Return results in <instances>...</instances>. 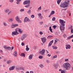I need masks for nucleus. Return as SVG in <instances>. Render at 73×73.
Masks as SVG:
<instances>
[{"mask_svg":"<svg viewBox=\"0 0 73 73\" xmlns=\"http://www.w3.org/2000/svg\"><path fill=\"white\" fill-rule=\"evenodd\" d=\"M45 52V50L43 49L40 52H39V53L42 55H44Z\"/></svg>","mask_w":73,"mask_h":73,"instance_id":"12","label":"nucleus"},{"mask_svg":"<svg viewBox=\"0 0 73 73\" xmlns=\"http://www.w3.org/2000/svg\"><path fill=\"white\" fill-rule=\"evenodd\" d=\"M46 52L47 53H49V52L48 51V50H46Z\"/></svg>","mask_w":73,"mask_h":73,"instance_id":"60","label":"nucleus"},{"mask_svg":"<svg viewBox=\"0 0 73 73\" xmlns=\"http://www.w3.org/2000/svg\"><path fill=\"white\" fill-rule=\"evenodd\" d=\"M13 55L15 57H16L17 56V52L15 51L13 53Z\"/></svg>","mask_w":73,"mask_h":73,"instance_id":"15","label":"nucleus"},{"mask_svg":"<svg viewBox=\"0 0 73 73\" xmlns=\"http://www.w3.org/2000/svg\"><path fill=\"white\" fill-rule=\"evenodd\" d=\"M53 28H56L57 27V26L56 25L53 26Z\"/></svg>","mask_w":73,"mask_h":73,"instance_id":"53","label":"nucleus"},{"mask_svg":"<svg viewBox=\"0 0 73 73\" xmlns=\"http://www.w3.org/2000/svg\"><path fill=\"white\" fill-rule=\"evenodd\" d=\"M71 69H72V70L73 71V67H72L71 68Z\"/></svg>","mask_w":73,"mask_h":73,"instance_id":"61","label":"nucleus"},{"mask_svg":"<svg viewBox=\"0 0 73 73\" xmlns=\"http://www.w3.org/2000/svg\"><path fill=\"white\" fill-rule=\"evenodd\" d=\"M30 73H34V72H33V71H31L30 72Z\"/></svg>","mask_w":73,"mask_h":73,"instance_id":"54","label":"nucleus"},{"mask_svg":"<svg viewBox=\"0 0 73 73\" xmlns=\"http://www.w3.org/2000/svg\"><path fill=\"white\" fill-rule=\"evenodd\" d=\"M30 3H31V1L29 0L23 2V4L24 5L26 4H30Z\"/></svg>","mask_w":73,"mask_h":73,"instance_id":"6","label":"nucleus"},{"mask_svg":"<svg viewBox=\"0 0 73 73\" xmlns=\"http://www.w3.org/2000/svg\"><path fill=\"white\" fill-rule=\"evenodd\" d=\"M15 68V66H13L9 68L10 70H14V68Z\"/></svg>","mask_w":73,"mask_h":73,"instance_id":"19","label":"nucleus"},{"mask_svg":"<svg viewBox=\"0 0 73 73\" xmlns=\"http://www.w3.org/2000/svg\"><path fill=\"white\" fill-rule=\"evenodd\" d=\"M9 22L10 23H12L13 21V19L12 18H10L9 19Z\"/></svg>","mask_w":73,"mask_h":73,"instance_id":"16","label":"nucleus"},{"mask_svg":"<svg viewBox=\"0 0 73 73\" xmlns=\"http://www.w3.org/2000/svg\"><path fill=\"white\" fill-rule=\"evenodd\" d=\"M24 45H25V43L24 42H22L21 43V45L22 46H24Z\"/></svg>","mask_w":73,"mask_h":73,"instance_id":"44","label":"nucleus"},{"mask_svg":"<svg viewBox=\"0 0 73 73\" xmlns=\"http://www.w3.org/2000/svg\"><path fill=\"white\" fill-rule=\"evenodd\" d=\"M20 11L21 12H23V11H24V9H21L20 10Z\"/></svg>","mask_w":73,"mask_h":73,"instance_id":"41","label":"nucleus"},{"mask_svg":"<svg viewBox=\"0 0 73 73\" xmlns=\"http://www.w3.org/2000/svg\"><path fill=\"white\" fill-rule=\"evenodd\" d=\"M72 26H71L70 27V29H72Z\"/></svg>","mask_w":73,"mask_h":73,"instance_id":"58","label":"nucleus"},{"mask_svg":"<svg viewBox=\"0 0 73 73\" xmlns=\"http://www.w3.org/2000/svg\"><path fill=\"white\" fill-rule=\"evenodd\" d=\"M57 55H55L53 56V58H57Z\"/></svg>","mask_w":73,"mask_h":73,"instance_id":"39","label":"nucleus"},{"mask_svg":"<svg viewBox=\"0 0 73 73\" xmlns=\"http://www.w3.org/2000/svg\"><path fill=\"white\" fill-rule=\"evenodd\" d=\"M55 20H56V18H55V17H53L52 19V21H55Z\"/></svg>","mask_w":73,"mask_h":73,"instance_id":"36","label":"nucleus"},{"mask_svg":"<svg viewBox=\"0 0 73 73\" xmlns=\"http://www.w3.org/2000/svg\"><path fill=\"white\" fill-rule=\"evenodd\" d=\"M61 73H65V71L64 70H62L61 71Z\"/></svg>","mask_w":73,"mask_h":73,"instance_id":"37","label":"nucleus"},{"mask_svg":"<svg viewBox=\"0 0 73 73\" xmlns=\"http://www.w3.org/2000/svg\"><path fill=\"white\" fill-rule=\"evenodd\" d=\"M70 37H71V38H73V35H72L71 36H70Z\"/></svg>","mask_w":73,"mask_h":73,"instance_id":"55","label":"nucleus"},{"mask_svg":"<svg viewBox=\"0 0 73 73\" xmlns=\"http://www.w3.org/2000/svg\"><path fill=\"white\" fill-rule=\"evenodd\" d=\"M40 25H42V24H43V22H40Z\"/></svg>","mask_w":73,"mask_h":73,"instance_id":"46","label":"nucleus"},{"mask_svg":"<svg viewBox=\"0 0 73 73\" xmlns=\"http://www.w3.org/2000/svg\"><path fill=\"white\" fill-rule=\"evenodd\" d=\"M49 30L50 31L52 32V33H53V31H52V29L51 28V27H50Z\"/></svg>","mask_w":73,"mask_h":73,"instance_id":"29","label":"nucleus"},{"mask_svg":"<svg viewBox=\"0 0 73 73\" xmlns=\"http://www.w3.org/2000/svg\"><path fill=\"white\" fill-rule=\"evenodd\" d=\"M38 16L40 17L41 16V13H39V14H38Z\"/></svg>","mask_w":73,"mask_h":73,"instance_id":"47","label":"nucleus"},{"mask_svg":"<svg viewBox=\"0 0 73 73\" xmlns=\"http://www.w3.org/2000/svg\"><path fill=\"white\" fill-rule=\"evenodd\" d=\"M35 36H36V37H38V35H35Z\"/></svg>","mask_w":73,"mask_h":73,"instance_id":"62","label":"nucleus"},{"mask_svg":"<svg viewBox=\"0 0 73 73\" xmlns=\"http://www.w3.org/2000/svg\"><path fill=\"white\" fill-rule=\"evenodd\" d=\"M38 58L40 59H42V58H43L42 57V56H39Z\"/></svg>","mask_w":73,"mask_h":73,"instance_id":"31","label":"nucleus"},{"mask_svg":"<svg viewBox=\"0 0 73 73\" xmlns=\"http://www.w3.org/2000/svg\"><path fill=\"white\" fill-rule=\"evenodd\" d=\"M58 41V40H55L54 44H56V43Z\"/></svg>","mask_w":73,"mask_h":73,"instance_id":"40","label":"nucleus"},{"mask_svg":"<svg viewBox=\"0 0 73 73\" xmlns=\"http://www.w3.org/2000/svg\"><path fill=\"white\" fill-rule=\"evenodd\" d=\"M71 33H73V29H72L71 30Z\"/></svg>","mask_w":73,"mask_h":73,"instance_id":"45","label":"nucleus"},{"mask_svg":"<svg viewBox=\"0 0 73 73\" xmlns=\"http://www.w3.org/2000/svg\"><path fill=\"white\" fill-rule=\"evenodd\" d=\"M27 37V35L26 34L23 35L20 37V39L21 41H24L26 37Z\"/></svg>","mask_w":73,"mask_h":73,"instance_id":"4","label":"nucleus"},{"mask_svg":"<svg viewBox=\"0 0 73 73\" xmlns=\"http://www.w3.org/2000/svg\"><path fill=\"white\" fill-rule=\"evenodd\" d=\"M39 34L41 35H43V33L41 31H40L39 32Z\"/></svg>","mask_w":73,"mask_h":73,"instance_id":"43","label":"nucleus"},{"mask_svg":"<svg viewBox=\"0 0 73 73\" xmlns=\"http://www.w3.org/2000/svg\"><path fill=\"white\" fill-rule=\"evenodd\" d=\"M12 62V61L11 60H8L7 61V63L8 64H11V62Z\"/></svg>","mask_w":73,"mask_h":73,"instance_id":"20","label":"nucleus"},{"mask_svg":"<svg viewBox=\"0 0 73 73\" xmlns=\"http://www.w3.org/2000/svg\"><path fill=\"white\" fill-rule=\"evenodd\" d=\"M63 37H66V35L64 34L63 35Z\"/></svg>","mask_w":73,"mask_h":73,"instance_id":"52","label":"nucleus"},{"mask_svg":"<svg viewBox=\"0 0 73 73\" xmlns=\"http://www.w3.org/2000/svg\"><path fill=\"white\" fill-rule=\"evenodd\" d=\"M31 18H32L33 19L34 18V17H35V16H34L33 15H32L31 16Z\"/></svg>","mask_w":73,"mask_h":73,"instance_id":"42","label":"nucleus"},{"mask_svg":"<svg viewBox=\"0 0 73 73\" xmlns=\"http://www.w3.org/2000/svg\"><path fill=\"white\" fill-rule=\"evenodd\" d=\"M4 48L5 49H7V50H12L11 48L9 46L7 47L5 46H4Z\"/></svg>","mask_w":73,"mask_h":73,"instance_id":"11","label":"nucleus"},{"mask_svg":"<svg viewBox=\"0 0 73 73\" xmlns=\"http://www.w3.org/2000/svg\"><path fill=\"white\" fill-rule=\"evenodd\" d=\"M40 68H43L44 66H43V65L41 64L40 65Z\"/></svg>","mask_w":73,"mask_h":73,"instance_id":"38","label":"nucleus"},{"mask_svg":"<svg viewBox=\"0 0 73 73\" xmlns=\"http://www.w3.org/2000/svg\"><path fill=\"white\" fill-rule=\"evenodd\" d=\"M21 56L23 57H25V54L23 53H22L21 54Z\"/></svg>","mask_w":73,"mask_h":73,"instance_id":"24","label":"nucleus"},{"mask_svg":"<svg viewBox=\"0 0 73 73\" xmlns=\"http://www.w3.org/2000/svg\"><path fill=\"white\" fill-rule=\"evenodd\" d=\"M31 10H29L28 11H27V13H28V14L30 15L31 14Z\"/></svg>","mask_w":73,"mask_h":73,"instance_id":"26","label":"nucleus"},{"mask_svg":"<svg viewBox=\"0 0 73 73\" xmlns=\"http://www.w3.org/2000/svg\"><path fill=\"white\" fill-rule=\"evenodd\" d=\"M39 18H40V19L41 20L42 19V18H43V17L41 15V16L39 17Z\"/></svg>","mask_w":73,"mask_h":73,"instance_id":"34","label":"nucleus"},{"mask_svg":"<svg viewBox=\"0 0 73 73\" xmlns=\"http://www.w3.org/2000/svg\"><path fill=\"white\" fill-rule=\"evenodd\" d=\"M32 57H33V55H30L29 57V60H32Z\"/></svg>","mask_w":73,"mask_h":73,"instance_id":"18","label":"nucleus"},{"mask_svg":"<svg viewBox=\"0 0 73 73\" xmlns=\"http://www.w3.org/2000/svg\"><path fill=\"white\" fill-rule=\"evenodd\" d=\"M18 30L19 31V32L21 33H22V31L21 30V29H18Z\"/></svg>","mask_w":73,"mask_h":73,"instance_id":"32","label":"nucleus"},{"mask_svg":"<svg viewBox=\"0 0 73 73\" xmlns=\"http://www.w3.org/2000/svg\"><path fill=\"white\" fill-rule=\"evenodd\" d=\"M26 50H27V51H28L29 50V48H28V46L27 45L26 46Z\"/></svg>","mask_w":73,"mask_h":73,"instance_id":"21","label":"nucleus"},{"mask_svg":"<svg viewBox=\"0 0 73 73\" xmlns=\"http://www.w3.org/2000/svg\"><path fill=\"white\" fill-rule=\"evenodd\" d=\"M41 9V6H40L38 8V11H40Z\"/></svg>","mask_w":73,"mask_h":73,"instance_id":"30","label":"nucleus"},{"mask_svg":"<svg viewBox=\"0 0 73 73\" xmlns=\"http://www.w3.org/2000/svg\"><path fill=\"white\" fill-rule=\"evenodd\" d=\"M52 48L54 49H57V46L54 47V46H52Z\"/></svg>","mask_w":73,"mask_h":73,"instance_id":"28","label":"nucleus"},{"mask_svg":"<svg viewBox=\"0 0 73 73\" xmlns=\"http://www.w3.org/2000/svg\"><path fill=\"white\" fill-rule=\"evenodd\" d=\"M71 37H70V36H69L68 37L67 39L68 40H69L71 38Z\"/></svg>","mask_w":73,"mask_h":73,"instance_id":"48","label":"nucleus"},{"mask_svg":"<svg viewBox=\"0 0 73 73\" xmlns=\"http://www.w3.org/2000/svg\"><path fill=\"white\" fill-rule=\"evenodd\" d=\"M21 73H24V71H21Z\"/></svg>","mask_w":73,"mask_h":73,"instance_id":"64","label":"nucleus"},{"mask_svg":"<svg viewBox=\"0 0 73 73\" xmlns=\"http://www.w3.org/2000/svg\"><path fill=\"white\" fill-rule=\"evenodd\" d=\"M3 25L5 27H6V26L7 25V23L5 22H4L3 23Z\"/></svg>","mask_w":73,"mask_h":73,"instance_id":"27","label":"nucleus"},{"mask_svg":"<svg viewBox=\"0 0 73 73\" xmlns=\"http://www.w3.org/2000/svg\"><path fill=\"white\" fill-rule=\"evenodd\" d=\"M17 1V4H20V1H21V0H16Z\"/></svg>","mask_w":73,"mask_h":73,"instance_id":"22","label":"nucleus"},{"mask_svg":"<svg viewBox=\"0 0 73 73\" xmlns=\"http://www.w3.org/2000/svg\"><path fill=\"white\" fill-rule=\"evenodd\" d=\"M15 19L16 21H18V23H21V21L20 20L19 17H18V16H17L15 17Z\"/></svg>","mask_w":73,"mask_h":73,"instance_id":"9","label":"nucleus"},{"mask_svg":"<svg viewBox=\"0 0 73 73\" xmlns=\"http://www.w3.org/2000/svg\"><path fill=\"white\" fill-rule=\"evenodd\" d=\"M53 37V36H48L47 38H51V37Z\"/></svg>","mask_w":73,"mask_h":73,"instance_id":"33","label":"nucleus"},{"mask_svg":"<svg viewBox=\"0 0 73 73\" xmlns=\"http://www.w3.org/2000/svg\"><path fill=\"white\" fill-rule=\"evenodd\" d=\"M9 1L11 3H13V0H9Z\"/></svg>","mask_w":73,"mask_h":73,"instance_id":"49","label":"nucleus"},{"mask_svg":"<svg viewBox=\"0 0 73 73\" xmlns=\"http://www.w3.org/2000/svg\"><path fill=\"white\" fill-rule=\"evenodd\" d=\"M65 61H66V62L68 61V59H65Z\"/></svg>","mask_w":73,"mask_h":73,"instance_id":"51","label":"nucleus"},{"mask_svg":"<svg viewBox=\"0 0 73 73\" xmlns=\"http://www.w3.org/2000/svg\"><path fill=\"white\" fill-rule=\"evenodd\" d=\"M53 42V40H52L50 41V42L49 43L48 46H50L52 44V43Z\"/></svg>","mask_w":73,"mask_h":73,"instance_id":"17","label":"nucleus"},{"mask_svg":"<svg viewBox=\"0 0 73 73\" xmlns=\"http://www.w3.org/2000/svg\"><path fill=\"white\" fill-rule=\"evenodd\" d=\"M16 69H17V70H20V68L18 67L16 68Z\"/></svg>","mask_w":73,"mask_h":73,"instance_id":"50","label":"nucleus"},{"mask_svg":"<svg viewBox=\"0 0 73 73\" xmlns=\"http://www.w3.org/2000/svg\"><path fill=\"white\" fill-rule=\"evenodd\" d=\"M69 1L66 0L64 2V3H63L60 5V7L62 8H65L68 7L69 6Z\"/></svg>","mask_w":73,"mask_h":73,"instance_id":"3","label":"nucleus"},{"mask_svg":"<svg viewBox=\"0 0 73 73\" xmlns=\"http://www.w3.org/2000/svg\"><path fill=\"white\" fill-rule=\"evenodd\" d=\"M22 68H21V67H20V70H22Z\"/></svg>","mask_w":73,"mask_h":73,"instance_id":"59","label":"nucleus"},{"mask_svg":"<svg viewBox=\"0 0 73 73\" xmlns=\"http://www.w3.org/2000/svg\"><path fill=\"white\" fill-rule=\"evenodd\" d=\"M54 11H51V14L50 15H54Z\"/></svg>","mask_w":73,"mask_h":73,"instance_id":"25","label":"nucleus"},{"mask_svg":"<svg viewBox=\"0 0 73 73\" xmlns=\"http://www.w3.org/2000/svg\"><path fill=\"white\" fill-rule=\"evenodd\" d=\"M18 24H12L11 26V28H15L16 27H17L18 26Z\"/></svg>","mask_w":73,"mask_h":73,"instance_id":"13","label":"nucleus"},{"mask_svg":"<svg viewBox=\"0 0 73 73\" xmlns=\"http://www.w3.org/2000/svg\"><path fill=\"white\" fill-rule=\"evenodd\" d=\"M71 47V46H70V44H66V49H70V48Z\"/></svg>","mask_w":73,"mask_h":73,"instance_id":"14","label":"nucleus"},{"mask_svg":"<svg viewBox=\"0 0 73 73\" xmlns=\"http://www.w3.org/2000/svg\"><path fill=\"white\" fill-rule=\"evenodd\" d=\"M48 11V10H46L44 11V12H46L47 11Z\"/></svg>","mask_w":73,"mask_h":73,"instance_id":"56","label":"nucleus"},{"mask_svg":"<svg viewBox=\"0 0 73 73\" xmlns=\"http://www.w3.org/2000/svg\"><path fill=\"white\" fill-rule=\"evenodd\" d=\"M5 12L6 13H8V15H10V14H11V13H12V11H10V10L9 9H6L5 10Z\"/></svg>","mask_w":73,"mask_h":73,"instance_id":"5","label":"nucleus"},{"mask_svg":"<svg viewBox=\"0 0 73 73\" xmlns=\"http://www.w3.org/2000/svg\"><path fill=\"white\" fill-rule=\"evenodd\" d=\"M36 46H34V49H36Z\"/></svg>","mask_w":73,"mask_h":73,"instance_id":"63","label":"nucleus"},{"mask_svg":"<svg viewBox=\"0 0 73 73\" xmlns=\"http://www.w3.org/2000/svg\"><path fill=\"white\" fill-rule=\"evenodd\" d=\"M29 6H30V4L26 5L25 6V7H26V8H28V7H29Z\"/></svg>","mask_w":73,"mask_h":73,"instance_id":"35","label":"nucleus"},{"mask_svg":"<svg viewBox=\"0 0 73 73\" xmlns=\"http://www.w3.org/2000/svg\"><path fill=\"white\" fill-rule=\"evenodd\" d=\"M19 34V33L17 32V31H13L12 32V36H15V35H17Z\"/></svg>","mask_w":73,"mask_h":73,"instance_id":"8","label":"nucleus"},{"mask_svg":"<svg viewBox=\"0 0 73 73\" xmlns=\"http://www.w3.org/2000/svg\"><path fill=\"white\" fill-rule=\"evenodd\" d=\"M62 0H58L57 1V4L58 5L60 4V3L61 2Z\"/></svg>","mask_w":73,"mask_h":73,"instance_id":"23","label":"nucleus"},{"mask_svg":"<svg viewBox=\"0 0 73 73\" xmlns=\"http://www.w3.org/2000/svg\"><path fill=\"white\" fill-rule=\"evenodd\" d=\"M59 23L61 25L60 27V29L62 32H64V29H65V27H64V26H65V25L64 24H65V23H66V22L64 20L60 19Z\"/></svg>","mask_w":73,"mask_h":73,"instance_id":"1","label":"nucleus"},{"mask_svg":"<svg viewBox=\"0 0 73 73\" xmlns=\"http://www.w3.org/2000/svg\"><path fill=\"white\" fill-rule=\"evenodd\" d=\"M29 21H30V20L29 19V18L27 17H25L24 20V22L26 23V22H29Z\"/></svg>","mask_w":73,"mask_h":73,"instance_id":"10","label":"nucleus"},{"mask_svg":"<svg viewBox=\"0 0 73 73\" xmlns=\"http://www.w3.org/2000/svg\"><path fill=\"white\" fill-rule=\"evenodd\" d=\"M41 39L43 43L44 44L45 42H46V38L45 37L41 38Z\"/></svg>","mask_w":73,"mask_h":73,"instance_id":"7","label":"nucleus"},{"mask_svg":"<svg viewBox=\"0 0 73 73\" xmlns=\"http://www.w3.org/2000/svg\"><path fill=\"white\" fill-rule=\"evenodd\" d=\"M46 62H47V63L49 62V61L48 60H46Z\"/></svg>","mask_w":73,"mask_h":73,"instance_id":"57","label":"nucleus"},{"mask_svg":"<svg viewBox=\"0 0 73 73\" xmlns=\"http://www.w3.org/2000/svg\"><path fill=\"white\" fill-rule=\"evenodd\" d=\"M63 66L65 70H70L71 68L70 64L68 63H66L63 64Z\"/></svg>","mask_w":73,"mask_h":73,"instance_id":"2","label":"nucleus"}]
</instances>
